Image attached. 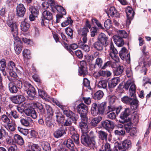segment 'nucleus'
<instances>
[{"label": "nucleus", "mask_w": 151, "mask_h": 151, "mask_svg": "<svg viewBox=\"0 0 151 151\" xmlns=\"http://www.w3.org/2000/svg\"><path fill=\"white\" fill-rule=\"evenodd\" d=\"M31 149L33 151H40V148L37 144H34L31 146Z\"/></svg>", "instance_id": "obj_64"}, {"label": "nucleus", "mask_w": 151, "mask_h": 151, "mask_svg": "<svg viewBox=\"0 0 151 151\" xmlns=\"http://www.w3.org/2000/svg\"><path fill=\"white\" fill-rule=\"evenodd\" d=\"M16 65L12 61H10L7 65V70H14L15 68H16V70H17L18 69L17 68L15 67Z\"/></svg>", "instance_id": "obj_49"}, {"label": "nucleus", "mask_w": 151, "mask_h": 151, "mask_svg": "<svg viewBox=\"0 0 151 151\" xmlns=\"http://www.w3.org/2000/svg\"><path fill=\"white\" fill-rule=\"evenodd\" d=\"M52 122V117L45 116V123L47 127L50 128L52 127L53 124Z\"/></svg>", "instance_id": "obj_29"}, {"label": "nucleus", "mask_w": 151, "mask_h": 151, "mask_svg": "<svg viewBox=\"0 0 151 151\" xmlns=\"http://www.w3.org/2000/svg\"><path fill=\"white\" fill-rule=\"evenodd\" d=\"M99 151H111L109 144L106 143L104 145H102Z\"/></svg>", "instance_id": "obj_45"}, {"label": "nucleus", "mask_w": 151, "mask_h": 151, "mask_svg": "<svg viewBox=\"0 0 151 151\" xmlns=\"http://www.w3.org/2000/svg\"><path fill=\"white\" fill-rule=\"evenodd\" d=\"M126 12L127 14V18L126 22V25L127 27H129L132 20L134 18L135 12L131 7L128 6L126 9Z\"/></svg>", "instance_id": "obj_7"}, {"label": "nucleus", "mask_w": 151, "mask_h": 151, "mask_svg": "<svg viewBox=\"0 0 151 151\" xmlns=\"http://www.w3.org/2000/svg\"><path fill=\"white\" fill-rule=\"evenodd\" d=\"M53 19V15L52 13L49 11L45 10L42 13V16L41 17L40 22L42 26H47L48 25L49 22Z\"/></svg>", "instance_id": "obj_6"}, {"label": "nucleus", "mask_w": 151, "mask_h": 151, "mask_svg": "<svg viewBox=\"0 0 151 151\" xmlns=\"http://www.w3.org/2000/svg\"><path fill=\"white\" fill-rule=\"evenodd\" d=\"M120 81L119 78H113L108 83V87L109 88H114Z\"/></svg>", "instance_id": "obj_23"}, {"label": "nucleus", "mask_w": 151, "mask_h": 151, "mask_svg": "<svg viewBox=\"0 0 151 151\" xmlns=\"http://www.w3.org/2000/svg\"><path fill=\"white\" fill-rule=\"evenodd\" d=\"M132 145L131 141L129 140H125L124 141L122 145L118 146L119 151H127L131 147Z\"/></svg>", "instance_id": "obj_16"}, {"label": "nucleus", "mask_w": 151, "mask_h": 151, "mask_svg": "<svg viewBox=\"0 0 151 151\" xmlns=\"http://www.w3.org/2000/svg\"><path fill=\"white\" fill-rule=\"evenodd\" d=\"M24 113L26 115L30 116L34 119H35L37 117L36 112L34 108H27L24 110Z\"/></svg>", "instance_id": "obj_20"}, {"label": "nucleus", "mask_w": 151, "mask_h": 151, "mask_svg": "<svg viewBox=\"0 0 151 151\" xmlns=\"http://www.w3.org/2000/svg\"><path fill=\"white\" fill-rule=\"evenodd\" d=\"M106 108V103L103 102L97 105L93 103L91 108V113L93 116H95L99 114L103 115L105 111Z\"/></svg>", "instance_id": "obj_4"}, {"label": "nucleus", "mask_w": 151, "mask_h": 151, "mask_svg": "<svg viewBox=\"0 0 151 151\" xmlns=\"http://www.w3.org/2000/svg\"><path fill=\"white\" fill-rule=\"evenodd\" d=\"M114 133L116 135L119 136H124V135L125 132L124 129L116 130L114 131Z\"/></svg>", "instance_id": "obj_62"}, {"label": "nucleus", "mask_w": 151, "mask_h": 151, "mask_svg": "<svg viewBox=\"0 0 151 151\" xmlns=\"http://www.w3.org/2000/svg\"><path fill=\"white\" fill-rule=\"evenodd\" d=\"M92 23L93 24L94 23H95L97 26L100 29H104V27L102 26L101 23L97 20L96 19L94 18L92 19L91 20Z\"/></svg>", "instance_id": "obj_57"}, {"label": "nucleus", "mask_w": 151, "mask_h": 151, "mask_svg": "<svg viewBox=\"0 0 151 151\" xmlns=\"http://www.w3.org/2000/svg\"><path fill=\"white\" fill-rule=\"evenodd\" d=\"M7 126L8 127L9 129L12 131H14L16 129V127L17 126L16 124L14 122H12L11 123H9L7 124Z\"/></svg>", "instance_id": "obj_56"}, {"label": "nucleus", "mask_w": 151, "mask_h": 151, "mask_svg": "<svg viewBox=\"0 0 151 151\" xmlns=\"http://www.w3.org/2000/svg\"><path fill=\"white\" fill-rule=\"evenodd\" d=\"M92 46L95 50L101 51L103 50L104 45H103L102 44L97 40V41L93 44Z\"/></svg>", "instance_id": "obj_26"}, {"label": "nucleus", "mask_w": 151, "mask_h": 151, "mask_svg": "<svg viewBox=\"0 0 151 151\" xmlns=\"http://www.w3.org/2000/svg\"><path fill=\"white\" fill-rule=\"evenodd\" d=\"M14 84L17 88L20 89L23 86L24 90L28 94V98L30 100L33 99L35 97L36 92L34 87L28 82L25 81L23 84L22 82L17 79H14L13 81Z\"/></svg>", "instance_id": "obj_3"}, {"label": "nucleus", "mask_w": 151, "mask_h": 151, "mask_svg": "<svg viewBox=\"0 0 151 151\" xmlns=\"http://www.w3.org/2000/svg\"><path fill=\"white\" fill-rule=\"evenodd\" d=\"M110 48V56L115 62L118 63L120 60L118 56V53L116 49L114 47L113 43H111Z\"/></svg>", "instance_id": "obj_9"}, {"label": "nucleus", "mask_w": 151, "mask_h": 151, "mask_svg": "<svg viewBox=\"0 0 151 151\" xmlns=\"http://www.w3.org/2000/svg\"><path fill=\"white\" fill-rule=\"evenodd\" d=\"M26 19H25L23 21L21 24L20 27L22 30L24 32L26 31L29 28L30 25L28 23L26 22Z\"/></svg>", "instance_id": "obj_31"}, {"label": "nucleus", "mask_w": 151, "mask_h": 151, "mask_svg": "<svg viewBox=\"0 0 151 151\" xmlns=\"http://www.w3.org/2000/svg\"><path fill=\"white\" fill-rule=\"evenodd\" d=\"M63 113L67 117L70 118L72 122L77 124V121L78 119L79 116L78 114L74 113L69 109H66L63 111Z\"/></svg>", "instance_id": "obj_8"}, {"label": "nucleus", "mask_w": 151, "mask_h": 151, "mask_svg": "<svg viewBox=\"0 0 151 151\" xmlns=\"http://www.w3.org/2000/svg\"><path fill=\"white\" fill-rule=\"evenodd\" d=\"M121 101L123 103L130 105L133 110H136L139 105V101L136 97H130L125 96L121 98Z\"/></svg>", "instance_id": "obj_5"}, {"label": "nucleus", "mask_w": 151, "mask_h": 151, "mask_svg": "<svg viewBox=\"0 0 151 151\" xmlns=\"http://www.w3.org/2000/svg\"><path fill=\"white\" fill-rule=\"evenodd\" d=\"M56 121L58 123H62L63 122L65 116L61 113H58L56 115Z\"/></svg>", "instance_id": "obj_47"}, {"label": "nucleus", "mask_w": 151, "mask_h": 151, "mask_svg": "<svg viewBox=\"0 0 151 151\" xmlns=\"http://www.w3.org/2000/svg\"><path fill=\"white\" fill-rule=\"evenodd\" d=\"M103 92L99 90L94 94L93 98L95 100H99L103 97Z\"/></svg>", "instance_id": "obj_38"}, {"label": "nucleus", "mask_w": 151, "mask_h": 151, "mask_svg": "<svg viewBox=\"0 0 151 151\" xmlns=\"http://www.w3.org/2000/svg\"><path fill=\"white\" fill-rule=\"evenodd\" d=\"M131 109V108H127L121 114L120 116V118L123 120L124 122H126V123L127 122H127V119H125L127 118L129 116L132 114V112Z\"/></svg>", "instance_id": "obj_17"}, {"label": "nucleus", "mask_w": 151, "mask_h": 151, "mask_svg": "<svg viewBox=\"0 0 151 151\" xmlns=\"http://www.w3.org/2000/svg\"><path fill=\"white\" fill-rule=\"evenodd\" d=\"M109 14L111 16L114 17H118L119 16V14L114 6L111 7L109 9Z\"/></svg>", "instance_id": "obj_25"}, {"label": "nucleus", "mask_w": 151, "mask_h": 151, "mask_svg": "<svg viewBox=\"0 0 151 151\" xmlns=\"http://www.w3.org/2000/svg\"><path fill=\"white\" fill-rule=\"evenodd\" d=\"M119 56L122 60H130V53L124 47H122L119 54Z\"/></svg>", "instance_id": "obj_15"}, {"label": "nucleus", "mask_w": 151, "mask_h": 151, "mask_svg": "<svg viewBox=\"0 0 151 151\" xmlns=\"http://www.w3.org/2000/svg\"><path fill=\"white\" fill-rule=\"evenodd\" d=\"M6 114L9 117H11L12 116L15 119H19V114L15 110L11 111L9 114L6 112Z\"/></svg>", "instance_id": "obj_39"}, {"label": "nucleus", "mask_w": 151, "mask_h": 151, "mask_svg": "<svg viewBox=\"0 0 151 151\" xmlns=\"http://www.w3.org/2000/svg\"><path fill=\"white\" fill-rule=\"evenodd\" d=\"M89 31V30L88 28L86 27H84L80 30V33L82 36L87 35V33Z\"/></svg>", "instance_id": "obj_58"}, {"label": "nucleus", "mask_w": 151, "mask_h": 151, "mask_svg": "<svg viewBox=\"0 0 151 151\" xmlns=\"http://www.w3.org/2000/svg\"><path fill=\"white\" fill-rule=\"evenodd\" d=\"M72 139L76 144L78 145L79 143V136L78 134L74 133L71 136Z\"/></svg>", "instance_id": "obj_53"}, {"label": "nucleus", "mask_w": 151, "mask_h": 151, "mask_svg": "<svg viewBox=\"0 0 151 151\" xmlns=\"http://www.w3.org/2000/svg\"><path fill=\"white\" fill-rule=\"evenodd\" d=\"M87 122H79V127L83 132L81 137V142L84 145L94 149L96 148V137L93 131H91L88 134V127Z\"/></svg>", "instance_id": "obj_1"}, {"label": "nucleus", "mask_w": 151, "mask_h": 151, "mask_svg": "<svg viewBox=\"0 0 151 151\" xmlns=\"http://www.w3.org/2000/svg\"><path fill=\"white\" fill-rule=\"evenodd\" d=\"M99 138L101 140H105L106 141L107 139V133L103 131L100 130L98 132Z\"/></svg>", "instance_id": "obj_36"}, {"label": "nucleus", "mask_w": 151, "mask_h": 151, "mask_svg": "<svg viewBox=\"0 0 151 151\" xmlns=\"http://www.w3.org/2000/svg\"><path fill=\"white\" fill-rule=\"evenodd\" d=\"M7 115L3 114L1 117L2 121L4 123L8 124L10 122V120Z\"/></svg>", "instance_id": "obj_54"}, {"label": "nucleus", "mask_w": 151, "mask_h": 151, "mask_svg": "<svg viewBox=\"0 0 151 151\" xmlns=\"http://www.w3.org/2000/svg\"><path fill=\"white\" fill-rule=\"evenodd\" d=\"M98 73L100 76L103 77L107 76L108 77L110 76L111 74V73L109 71H104L101 70L99 71Z\"/></svg>", "instance_id": "obj_46"}, {"label": "nucleus", "mask_w": 151, "mask_h": 151, "mask_svg": "<svg viewBox=\"0 0 151 151\" xmlns=\"http://www.w3.org/2000/svg\"><path fill=\"white\" fill-rule=\"evenodd\" d=\"M45 107L47 114L45 116L52 117L53 115L54 111L52 107L48 105H46Z\"/></svg>", "instance_id": "obj_40"}, {"label": "nucleus", "mask_w": 151, "mask_h": 151, "mask_svg": "<svg viewBox=\"0 0 151 151\" xmlns=\"http://www.w3.org/2000/svg\"><path fill=\"white\" fill-rule=\"evenodd\" d=\"M132 84L131 81L130 82H127L125 84L124 86H123L121 85V84H120L118 86V88L120 89H122V88H124L126 90H128L130 86Z\"/></svg>", "instance_id": "obj_60"}, {"label": "nucleus", "mask_w": 151, "mask_h": 151, "mask_svg": "<svg viewBox=\"0 0 151 151\" xmlns=\"http://www.w3.org/2000/svg\"><path fill=\"white\" fill-rule=\"evenodd\" d=\"M80 47L82 50L86 52H88L90 50V47L88 45L82 44L80 45Z\"/></svg>", "instance_id": "obj_63"}, {"label": "nucleus", "mask_w": 151, "mask_h": 151, "mask_svg": "<svg viewBox=\"0 0 151 151\" xmlns=\"http://www.w3.org/2000/svg\"><path fill=\"white\" fill-rule=\"evenodd\" d=\"M103 63V60L100 58H97L96 60L95 63L94 65V68H96L98 67L99 68H101L102 65Z\"/></svg>", "instance_id": "obj_41"}, {"label": "nucleus", "mask_w": 151, "mask_h": 151, "mask_svg": "<svg viewBox=\"0 0 151 151\" xmlns=\"http://www.w3.org/2000/svg\"><path fill=\"white\" fill-rule=\"evenodd\" d=\"M117 35L123 39L126 38L127 37V34L124 30H119L117 31Z\"/></svg>", "instance_id": "obj_44"}, {"label": "nucleus", "mask_w": 151, "mask_h": 151, "mask_svg": "<svg viewBox=\"0 0 151 151\" xmlns=\"http://www.w3.org/2000/svg\"><path fill=\"white\" fill-rule=\"evenodd\" d=\"M97 40L104 45V47H106L109 43L108 37L103 33H101L99 35Z\"/></svg>", "instance_id": "obj_14"}, {"label": "nucleus", "mask_w": 151, "mask_h": 151, "mask_svg": "<svg viewBox=\"0 0 151 151\" xmlns=\"http://www.w3.org/2000/svg\"><path fill=\"white\" fill-rule=\"evenodd\" d=\"M41 145L43 150L45 151H50L51 148L50 144L46 142H41Z\"/></svg>", "instance_id": "obj_42"}, {"label": "nucleus", "mask_w": 151, "mask_h": 151, "mask_svg": "<svg viewBox=\"0 0 151 151\" xmlns=\"http://www.w3.org/2000/svg\"><path fill=\"white\" fill-rule=\"evenodd\" d=\"M113 39L115 44L119 47H121L124 44L123 39L117 35L113 36Z\"/></svg>", "instance_id": "obj_22"}, {"label": "nucleus", "mask_w": 151, "mask_h": 151, "mask_svg": "<svg viewBox=\"0 0 151 151\" xmlns=\"http://www.w3.org/2000/svg\"><path fill=\"white\" fill-rule=\"evenodd\" d=\"M6 67V60L4 59H3L0 60V70L3 71L5 69Z\"/></svg>", "instance_id": "obj_59"}, {"label": "nucleus", "mask_w": 151, "mask_h": 151, "mask_svg": "<svg viewBox=\"0 0 151 151\" xmlns=\"http://www.w3.org/2000/svg\"><path fill=\"white\" fill-rule=\"evenodd\" d=\"M29 11L31 14L34 15L35 17H37L39 14V11L37 8L33 6H31L29 7Z\"/></svg>", "instance_id": "obj_48"}, {"label": "nucleus", "mask_w": 151, "mask_h": 151, "mask_svg": "<svg viewBox=\"0 0 151 151\" xmlns=\"http://www.w3.org/2000/svg\"><path fill=\"white\" fill-rule=\"evenodd\" d=\"M80 65L78 70L80 76L84 77L88 74L86 63L84 61H81Z\"/></svg>", "instance_id": "obj_13"}, {"label": "nucleus", "mask_w": 151, "mask_h": 151, "mask_svg": "<svg viewBox=\"0 0 151 151\" xmlns=\"http://www.w3.org/2000/svg\"><path fill=\"white\" fill-rule=\"evenodd\" d=\"M26 9L23 4H20L17 7V15L20 17H23L25 12Z\"/></svg>", "instance_id": "obj_18"}, {"label": "nucleus", "mask_w": 151, "mask_h": 151, "mask_svg": "<svg viewBox=\"0 0 151 151\" xmlns=\"http://www.w3.org/2000/svg\"><path fill=\"white\" fill-rule=\"evenodd\" d=\"M14 139L15 142L19 145H22L24 142L23 138L19 135L18 134H15L14 136Z\"/></svg>", "instance_id": "obj_33"}, {"label": "nucleus", "mask_w": 151, "mask_h": 151, "mask_svg": "<svg viewBox=\"0 0 151 151\" xmlns=\"http://www.w3.org/2000/svg\"><path fill=\"white\" fill-rule=\"evenodd\" d=\"M136 86L133 83H132L129 90V93L131 97H136L135 93L136 92Z\"/></svg>", "instance_id": "obj_37"}, {"label": "nucleus", "mask_w": 151, "mask_h": 151, "mask_svg": "<svg viewBox=\"0 0 151 151\" xmlns=\"http://www.w3.org/2000/svg\"><path fill=\"white\" fill-rule=\"evenodd\" d=\"M67 131L66 127L62 126L54 132L53 134V136L57 139L61 138L66 135Z\"/></svg>", "instance_id": "obj_12"}, {"label": "nucleus", "mask_w": 151, "mask_h": 151, "mask_svg": "<svg viewBox=\"0 0 151 151\" xmlns=\"http://www.w3.org/2000/svg\"><path fill=\"white\" fill-rule=\"evenodd\" d=\"M133 124L131 122H127L124 125V128L126 130L127 133H129V135L132 137L135 136L137 130L135 127H132Z\"/></svg>", "instance_id": "obj_11"}, {"label": "nucleus", "mask_w": 151, "mask_h": 151, "mask_svg": "<svg viewBox=\"0 0 151 151\" xmlns=\"http://www.w3.org/2000/svg\"><path fill=\"white\" fill-rule=\"evenodd\" d=\"M12 102L15 104H19L24 101L25 100V97L22 95H17L11 97Z\"/></svg>", "instance_id": "obj_19"}, {"label": "nucleus", "mask_w": 151, "mask_h": 151, "mask_svg": "<svg viewBox=\"0 0 151 151\" xmlns=\"http://www.w3.org/2000/svg\"><path fill=\"white\" fill-rule=\"evenodd\" d=\"M124 71V67L122 66L119 65L114 68V73L115 75L119 76L122 74Z\"/></svg>", "instance_id": "obj_30"}, {"label": "nucleus", "mask_w": 151, "mask_h": 151, "mask_svg": "<svg viewBox=\"0 0 151 151\" xmlns=\"http://www.w3.org/2000/svg\"><path fill=\"white\" fill-rule=\"evenodd\" d=\"M9 89L10 92L12 93H16L18 91V88L15 86L11 82L9 84Z\"/></svg>", "instance_id": "obj_43"}, {"label": "nucleus", "mask_w": 151, "mask_h": 151, "mask_svg": "<svg viewBox=\"0 0 151 151\" xmlns=\"http://www.w3.org/2000/svg\"><path fill=\"white\" fill-rule=\"evenodd\" d=\"M98 28L96 27H94L91 28V35L92 37H94L97 35Z\"/></svg>", "instance_id": "obj_55"}, {"label": "nucleus", "mask_w": 151, "mask_h": 151, "mask_svg": "<svg viewBox=\"0 0 151 151\" xmlns=\"http://www.w3.org/2000/svg\"><path fill=\"white\" fill-rule=\"evenodd\" d=\"M54 7L60 14H61L63 15L66 14V12L65 9L61 6L58 5H55L54 6Z\"/></svg>", "instance_id": "obj_34"}, {"label": "nucleus", "mask_w": 151, "mask_h": 151, "mask_svg": "<svg viewBox=\"0 0 151 151\" xmlns=\"http://www.w3.org/2000/svg\"><path fill=\"white\" fill-rule=\"evenodd\" d=\"M31 53L30 50L26 49L23 51V56L25 59H29L31 58Z\"/></svg>", "instance_id": "obj_50"}, {"label": "nucleus", "mask_w": 151, "mask_h": 151, "mask_svg": "<svg viewBox=\"0 0 151 151\" xmlns=\"http://www.w3.org/2000/svg\"><path fill=\"white\" fill-rule=\"evenodd\" d=\"M108 81L107 80H101L98 82V87L99 88H103L107 90V84Z\"/></svg>", "instance_id": "obj_27"}, {"label": "nucleus", "mask_w": 151, "mask_h": 151, "mask_svg": "<svg viewBox=\"0 0 151 151\" xmlns=\"http://www.w3.org/2000/svg\"><path fill=\"white\" fill-rule=\"evenodd\" d=\"M36 106L37 108V111L39 114L40 115L43 116L45 113V109L42 104L39 103H36Z\"/></svg>", "instance_id": "obj_24"}, {"label": "nucleus", "mask_w": 151, "mask_h": 151, "mask_svg": "<svg viewBox=\"0 0 151 151\" xmlns=\"http://www.w3.org/2000/svg\"><path fill=\"white\" fill-rule=\"evenodd\" d=\"M65 31L67 35L70 37L71 39L73 38V30L69 27L66 28Z\"/></svg>", "instance_id": "obj_52"}, {"label": "nucleus", "mask_w": 151, "mask_h": 151, "mask_svg": "<svg viewBox=\"0 0 151 151\" xmlns=\"http://www.w3.org/2000/svg\"><path fill=\"white\" fill-rule=\"evenodd\" d=\"M31 120V119L29 118L25 117L24 118L21 119L20 122L22 125L27 127L29 126Z\"/></svg>", "instance_id": "obj_35"}, {"label": "nucleus", "mask_w": 151, "mask_h": 151, "mask_svg": "<svg viewBox=\"0 0 151 151\" xmlns=\"http://www.w3.org/2000/svg\"><path fill=\"white\" fill-rule=\"evenodd\" d=\"M78 112L80 114H87L88 111V106L83 103H81L77 106Z\"/></svg>", "instance_id": "obj_21"}, {"label": "nucleus", "mask_w": 151, "mask_h": 151, "mask_svg": "<svg viewBox=\"0 0 151 151\" xmlns=\"http://www.w3.org/2000/svg\"><path fill=\"white\" fill-rule=\"evenodd\" d=\"M7 24L11 28L12 33L13 37L15 38L14 41V49L15 52L17 55H19L21 53L22 49V43L20 39L17 36L18 34L17 26L15 23L10 21H8Z\"/></svg>", "instance_id": "obj_2"}, {"label": "nucleus", "mask_w": 151, "mask_h": 151, "mask_svg": "<svg viewBox=\"0 0 151 151\" xmlns=\"http://www.w3.org/2000/svg\"><path fill=\"white\" fill-rule=\"evenodd\" d=\"M7 133L3 127H1L0 129V139L2 140L7 136Z\"/></svg>", "instance_id": "obj_51"}, {"label": "nucleus", "mask_w": 151, "mask_h": 151, "mask_svg": "<svg viewBox=\"0 0 151 151\" xmlns=\"http://www.w3.org/2000/svg\"><path fill=\"white\" fill-rule=\"evenodd\" d=\"M102 119V117L100 116H97L93 118L90 122L91 124L93 127H96Z\"/></svg>", "instance_id": "obj_32"}, {"label": "nucleus", "mask_w": 151, "mask_h": 151, "mask_svg": "<svg viewBox=\"0 0 151 151\" xmlns=\"http://www.w3.org/2000/svg\"><path fill=\"white\" fill-rule=\"evenodd\" d=\"M111 21L110 20L107 19L105 21L104 23V26L106 29H109L112 26L111 23Z\"/></svg>", "instance_id": "obj_61"}, {"label": "nucleus", "mask_w": 151, "mask_h": 151, "mask_svg": "<svg viewBox=\"0 0 151 151\" xmlns=\"http://www.w3.org/2000/svg\"><path fill=\"white\" fill-rule=\"evenodd\" d=\"M63 144L69 149H73L75 146L74 142L70 139H69L66 141H64L63 142Z\"/></svg>", "instance_id": "obj_28"}, {"label": "nucleus", "mask_w": 151, "mask_h": 151, "mask_svg": "<svg viewBox=\"0 0 151 151\" xmlns=\"http://www.w3.org/2000/svg\"><path fill=\"white\" fill-rule=\"evenodd\" d=\"M101 126V127L108 131L112 130L115 126L114 122L107 119L102 121Z\"/></svg>", "instance_id": "obj_10"}]
</instances>
